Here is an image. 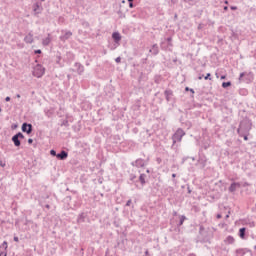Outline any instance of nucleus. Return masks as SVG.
<instances>
[{"instance_id":"obj_29","label":"nucleus","mask_w":256,"mask_h":256,"mask_svg":"<svg viewBox=\"0 0 256 256\" xmlns=\"http://www.w3.org/2000/svg\"><path fill=\"white\" fill-rule=\"evenodd\" d=\"M172 177L175 179L177 177V174H172Z\"/></svg>"},{"instance_id":"obj_32","label":"nucleus","mask_w":256,"mask_h":256,"mask_svg":"<svg viewBox=\"0 0 256 256\" xmlns=\"http://www.w3.org/2000/svg\"><path fill=\"white\" fill-rule=\"evenodd\" d=\"M198 79H199V81H201V79H203V76H199Z\"/></svg>"},{"instance_id":"obj_25","label":"nucleus","mask_w":256,"mask_h":256,"mask_svg":"<svg viewBox=\"0 0 256 256\" xmlns=\"http://www.w3.org/2000/svg\"><path fill=\"white\" fill-rule=\"evenodd\" d=\"M28 143H29V144L33 143V139H31V138L28 139Z\"/></svg>"},{"instance_id":"obj_2","label":"nucleus","mask_w":256,"mask_h":256,"mask_svg":"<svg viewBox=\"0 0 256 256\" xmlns=\"http://www.w3.org/2000/svg\"><path fill=\"white\" fill-rule=\"evenodd\" d=\"M183 137H185V131L183 129H178L173 135V143L181 142Z\"/></svg>"},{"instance_id":"obj_37","label":"nucleus","mask_w":256,"mask_h":256,"mask_svg":"<svg viewBox=\"0 0 256 256\" xmlns=\"http://www.w3.org/2000/svg\"><path fill=\"white\" fill-rule=\"evenodd\" d=\"M221 79H226V76H221Z\"/></svg>"},{"instance_id":"obj_18","label":"nucleus","mask_w":256,"mask_h":256,"mask_svg":"<svg viewBox=\"0 0 256 256\" xmlns=\"http://www.w3.org/2000/svg\"><path fill=\"white\" fill-rule=\"evenodd\" d=\"M141 183H145V178H143V175L140 176Z\"/></svg>"},{"instance_id":"obj_31","label":"nucleus","mask_w":256,"mask_h":256,"mask_svg":"<svg viewBox=\"0 0 256 256\" xmlns=\"http://www.w3.org/2000/svg\"><path fill=\"white\" fill-rule=\"evenodd\" d=\"M229 8L227 6L224 7V11H227Z\"/></svg>"},{"instance_id":"obj_40","label":"nucleus","mask_w":256,"mask_h":256,"mask_svg":"<svg viewBox=\"0 0 256 256\" xmlns=\"http://www.w3.org/2000/svg\"><path fill=\"white\" fill-rule=\"evenodd\" d=\"M243 75H244L243 73H242V74H240V77H243Z\"/></svg>"},{"instance_id":"obj_8","label":"nucleus","mask_w":256,"mask_h":256,"mask_svg":"<svg viewBox=\"0 0 256 256\" xmlns=\"http://www.w3.org/2000/svg\"><path fill=\"white\" fill-rule=\"evenodd\" d=\"M25 43H33V36L31 34H28L25 38H24Z\"/></svg>"},{"instance_id":"obj_38","label":"nucleus","mask_w":256,"mask_h":256,"mask_svg":"<svg viewBox=\"0 0 256 256\" xmlns=\"http://www.w3.org/2000/svg\"><path fill=\"white\" fill-rule=\"evenodd\" d=\"M216 77H217V79H219V74L216 73Z\"/></svg>"},{"instance_id":"obj_26","label":"nucleus","mask_w":256,"mask_h":256,"mask_svg":"<svg viewBox=\"0 0 256 256\" xmlns=\"http://www.w3.org/2000/svg\"><path fill=\"white\" fill-rule=\"evenodd\" d=\"M35 53L36 54H41V50H36Z\"/></svg>"},{"instance_id":"obj_44","label":"nucleus","mask_w":256,"mask_h":256,"mask_svg":"<svg viewBox=\"0 0 256 256\" xmlns=\"http://www.w3.org/2000/svg\"><path fill=\"white\" fill-rule=\"evenodd\" d=\"M0 256H1V253H0Z\"/></svg>"},{"instance_id":"obj_4","label":"nucleus","mask_w":256,"mask_h":256,"mask_svg":"<svg viewBox=\"0 0 256 256\" xmlns=\"http://www.w3.org/2000/svg\"><path fill=\"white\" fill-rule=\"evenodd\" d=\"M112 39H114L116 43H119V41H121V34H119V32H114L112 34Z\"/></svg>"},{"instance_id":"obj_30","label":"nucleus","mask_w":256,"mask_h":256,"mask_svg":"<svg viewBox=\"0 0 256 256\" xmlns=\"http://www.w3.org/2000/svg\"><path fill=\"white\" fill-rule=\"evenodd\" d=\"M129 7H130V8H133V4H132L131 2H130V4H129Z\"/></svg>"},{"instance_id":"obj_19","label":"nucleus","mask_w":256,"mask_h":256,"mask_svg":"<svg viewBox=\"0 0 256 256\" xmlns=\"http://www.w3.org/2000/svg\"><path fill=\"white\" fill-rule=\"evenodd\" d=\"M132 201L131 200H128L127 203H126V207H129L131 205Z\"/></svg>"},{"instance_id":"obj_13","label":"nucleus","mask_w":256,"mask_h":256,"mask_svg":"<svg viewBox=\"0 0 256 256\" xmlns=\"http://www.w3.org/2000/svg\"><path fill=\"white\" fill-rule=\"evenodd\" d=\"M15 137H17L18 139H24L25 136H23V134L21 132H19L18 134L14 135Z\"/></svg>"},{"instance_id":"obj_21","label":"nucleus","mask_w":256,"mask_h":256,"mask_svg":"<svg viewBox=\"0 0 256 256\" xmlns=\"http://www.w3.org/2000/svg\"><path fill=\"white\" fill-rule=\"evenodd\" d=\"M14 241H15L16 243H19V237L15 236V237H14Z\"/></svg>"},{"instance_id":"obj_12","label":"nucleus","mask_w":256,"mask_h":256,"mask_svg":"<svg viewBox=\"0 0 256 256\" xmlns=\"http://www.w3.org/2000/svg\"><path fill=\"white\" fill-rule=\"evenodd\" d=\"M72 35H73V33L71 31H68L65 33L64 39H69V37H71Z\"/></svg>"},{"instance_id":"obj_3","label":"nucleus","mask_w":256,"mask_h":256,"mask_svg":"<svg viewBox=\"0 0 256 256\" xmlns=\"http://www.w3.org/2000/svg\"><path fill=\"white\" fill-rule=\"evenodd\" d=\"M22 131L29 135L31 133V131H33V126L31 124L24 123L22 125Z\"/></svg>"},{"instance_id":"obj_17","label":"nucleus","mask_w":256,"mask_h":256,"mask_svg":"<svg viewBox=\"0 0 256 256\" xmlns=\"http://www.w3.org/2000/svg\"><path fill=\"white\" fill-rule=\"evenodd\" d=\"M115 61H116V63H121V57H117V58L115 59Z\"/></svg>"},{"instance_id":"obj_20","label":"nucleus","mask_w":256,"mask_h":256,"mask_svg":"<svg viewBox=\"0 0 256 256\" xmlns=\"http://www.w3.org/2000/svg\"><path fill=\"white\" fill-rule=\"evenodd\" d=\"M2 245H3V247H4L5 249H7V247H8V246H7V241H4Z\"/></svg>"},{"instance_id":"obj_9","label":"nucleus","mask_w":256,"mask_h":256,"mask_svg":"<svg viewBox=\"0 0 256 256\" xmlns=\"http://www.w3.org/2000/svg\"><path fill=\"white\" fill-rule=\"evenodd\" d=\"M239 237H240L241 239H245V228H241V229L239 230Z\"/></svg>"},{"instance_id":"obj_6","label":"nucleus","mask_w":256,"mask_h":256,"mask_svg":"<svg viewBox=\"0 0 256 256\" xmlns=\"http://www.w3.org/2000/svg\"><path fill=\"white\" fill-rule=\"evenodd\" d=\"M225 243L228 245H233V243H235V238H233V236H228L225 240Z\"/></svg>"},{"instance_id":"obj_39","label":"nucleus","mask_w":256,"mask_h":256,"mask_svg":"<svg viewBox=\"0 0 256 256\" xmlns=\"http://www.w3.org/2000/svg\"><path fill=\"white\" fill-rule=\"evenodd\" d=\"M128 1H129V3H132L133 0H128Z\"/></svg>"},{"instance_id":"obj_42","label":"nucleus","mask_w":256,"mask_h":256,"mask_svg":"<svg viewBox=\"0 0 256 256\" xmlns=\"http://www.w3.org/2000/svg\"><path fill=\"white\" fill-rule=\"evenodd\" d=\"M247 141V137L244 138Z\"/></svg>"},{"instance_id":"obj_34","label":"nucleus","mask_w":256,"mask_h":256,"mask_svg":"<svg viewBox=\"0 0 256 256\" xmlns=\"http://www.w3.org/2000/svg\"><path fill=\"white\" fill-rule=\"evenodd\" d=\"M185 91H190L189 87H186V88H185Z\"/></svg>"},{"instance_id":"obj_27","label":"nucleus","mask_w":256,"mask_h":256,"mask_svg":"<svg viewBox=\"0 0 256 256\" xmlns=\"http://www.w3.org/2000/svg\"><path fill=\"white\" fill-rule=\"evenodd\" d=\"M216 217H217V219H221L222 216H221V214H218Z\"/></svg>"},{"instance_id":"obj_23","label":"nucleus","mask_w":256,"mask_h":256,"mask_svg":"<svg viewBox=\"0 0 256 256\" xmlns=\"http://www.w3.org/2000/svg\"><path fill=\"white\" fill-rule=\"evenodd\" d=\"M44 45H49V39H46V40L44 41Z\"/></svg>"},{"instance_id":"obj_11","label":"nucleus","mask_w":256,"mask_h":256,"mask_svg":"<svg viewBox=\"0 0 256 256\" xmlns=\"http://www.w3.org/2000/svg\"><path fill=\"white\" fill-rule=\"evenodd\" d=\"M222 87H223L224 89H227V87H231V82H223V83H222Z\"/></svg>"},{"instance_id":"obj_24","label":"nucleus","mask_w":256,"mask_h":256,"mask_svg":"<svg viewBox=\"0 0 256 256\" xmlns=\"http://www.w3.org/2000/svg\"><path fill=\"white\" fill-rule=\"evenodd\" d=\"M231 9H232V11H236L237 6H232Z\"/></svg>"},{"instance_id":"obj_10","label":"nucleus","mask_w":256,"mask_h":256,"mask_svg":"<svg viewBox=\"0 0 256 256\" xmlns=\"http://www.w3.org/2000/svg\"><path fill=\"white\" fill-rule=\"evenodd\" d=\"M236 189H237V184L236 183L231 184V186L229 187V191L231 193H233V191H235Z\"/></svg>"},{"instance_id":"obj_28","label":"nucleus","mask_w":256,"mask_h":256,"mask_svg":"<svg viewBox=\"0 0 256 256\" xmlns=\"http://www.w3.org/2000/svg\"><path fill=\"white\" fill-rule=\"evenodd\" d=\"M157 163H161V158H157Z\"/></svg>"},{"instance_id":"obj_5","label":"nucleus","mask_w":256,"mask_h":256,"mask_svg":"<svg viewBox=\"0 0 256 256\" xmlns=\"http://www.w3.org/2000/svg\"><path fill=\"white\" fill-rule=\"evenodd\" d=\"M56 156H57V159H61L63 161L64 159H67L69 154H67V152L65 151H61V153L57 154Z\"/></svg>"},{"instance_id":"obj_1","label":"nucleus","mask_w":256,"mask_h":256,"mask_svg":"<svg viewBox=\"0 0 256 256\" xmlns=\"http://www.w3.org/2000/svg\"><path fill=\"white\" fill-rule=\"evenodd\" d=\"M45 75V67L41 64H37L33 69V76L41 79Z\"/></svg>"},{"instance_id":"obj_41","label":"nucleus","mask_w":256,"mask_h":256,"mask_svg":"<svg viewBox=\"0 0 256 256\" xmlns=\"http://www.w3.org/2000/svg\"><path fill=\"white\" fill-rule=\"evenodd\" d=\"M226 218L229 219V215H227Z\"/></svg>"},{"instance_id":"obj_36","label":"nucleus","mask_w":256,"mask_h":256,"mask_svg":"<svg viewBox=\"0 0 256 256\" xmlns=\"http://www.w3.org/2000/svg\"><path fill=\"white\" fill-rule=\"evenodd\" d=\"M225 5H229V1H225Z\"/></svg>"},{"instance_id":"obj_22","label":"nucleus","mask_w":256,"mask_h":256,"mask_svg":"<svg viewBox=\"0 0 256 256\" xmlns=\"http://www.w3.org/2000/svg\"><path fill=\"white\" fill-rule=\"evenodd\" d=\"M5 101H6V102L11 101V97L7 96V97L5 98Z\"/></svg>"},{"instance_id":"obj_33","label":"nucleus","mask_w":256,"mask_h":256,"mask_svg":"<svg viewBox=\"0 0 256 256\" xmlns=\"http://www.w3.org/2000/svg\"><path fill=\"white\" fill-rule=\"evenodd\" d=\"M18 99H21V95H19V94H17V96H16Z\"/></svg>"},{"instance_id":"obj_16","label":"nucleus","mask_w":256,"mask_h":256,"mask_svg":"<svg viewBox=\"0 0 256 256\" xmlns=\"http://www.w3.org/2000/svg\"><path fill=\"white\" fill-rule=\"evenodd\" d=\"M50 155H53L55 157V155H57V152H55V150H51Z\"/></svg>"},{"instance_id":"obj_35","label":"nucleus","mask_w":256,"mask_h":256,"mask_svg":"<svg viewBox=\"0 0 256 256\" xmlns=\"http://www.w3.org/2000/svg\"><path fill=\"white\" fill-rule=\"evenodd\" d=\"M190 92H191V93H195V90H193V89H190Z\"/></svg>"},{"instance_id":"obj_14","label":"nucleus","mask_w":256,"mask_h":256,"mask_svg":"<svg viewBox=\"0 0 256 256\" xmlns=\"http://www.w3.org/2000/svg\"><path fill=\"white\" fill-rule=\"evenodd\" d=\"M185 219H187L185 216L180 217V225H183V223H185Z\"/></svg>"},{"instance_id":"obj_15","label":"nucleus","mask_w":256,"mask_h":256,"mask_svg":"<svg viewBox=\"0 0 256 256\" xmlns=\"http://www.w3.org/2000/svg\"><path fill=\"white\" fill-rule=\"evenodd\" d=\"M205 81H207L209 79V81H211V73H208L205 77H204Z\"/></svg>"},{"instance_id":"obj_43","label":"nucleus","mask_w":256,"mask_h":256,"mask_svg":"<svg viewBox=\"0 0 256 256\" xmlns=\"http://www.w3.org/2000/svg\"><path fill=\"white\" fill-rule=\"evenodd\" d=\"M0 113H1V108H0Z\"/></svg>"},{"instance_id":"obj_7","label":"nucleus","mask_w":256,"mask_h":256,"mask_svg":"<svg viewBox=\"0 0 256 256\" xmlns=\"http://www.w3.org/2000/svg\"><path fill=\"white\" fill-rule=\"evenodd\" d=\"M12 141L16 147H19L21 145V141H19V138H17V136H13Z\"/></svg>"}]
</instances>
